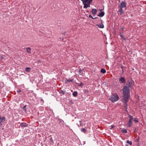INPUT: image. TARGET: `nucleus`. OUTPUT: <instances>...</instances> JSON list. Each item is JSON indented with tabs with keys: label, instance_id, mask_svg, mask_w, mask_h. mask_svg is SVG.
<instances>
[{
	"label": "nucleus",
	"instance_id": "nucleus-1",
	"mask_svg": "<svg viewBox=\"0 0 146 146\" xmlns=\"http://www.w3.org/2000/svg\"><path fill=\"white\" fill-rule=\"evenodd\" d=\"M131 86L130 84V82H129V84L127 86H124L123 89V98L129 99L130 97V92L129 88L131 87Z\"/></svg>",
	"mask_w": 146,
	"mask_h": 146
},
{
	"label": "nucleus",
	"instance_id": "nucleus-38",
	"mask_svg": "<svg viewBox=\"0 0 146 146\" xmlns=\"http://www.w3.org/2000/svg\"><path fill=\"white\" fill-rule=\"evenodd\" d=\"M122 38H123V40H126L125 38L124 37V36Z\"/></svg>",
	"mask_w": 146,
	"mask_h": 146
},
{
	"label": "nucleus",
	"instance_id": "nucleus-27",
	"mask_svg": "<svg viewBox=\"0 0 146 146\" xmlns=\"http://www.w3.org/2000/svg\"><path fill=\"white\" fill-rule=\"evenodd\" d=\"M0 85L1 86V88H3L4 86V84L3 82H0Z\"/></svg>",
	"mask_w": 146,
	"mask_h": 146
},
{
	"label": "nucleus",
	"instance_id": "nucleus-11",
	"mask_svg": "<svg viewBox=\"0 0 146 146\" xmlns=\"http://www.w3.org/2000/svg\"><path fill=\"white\" fill-rule=\"evenodd\" d=\"M97 11V10L95 9H92L91 11L92 13V14H93L94 16L95 15H96V14Z\"/></svg>",
	"mask_w": 146,
	"mask_h": 146
},
{
	"label": "nucleus",
	"instance_id": "nucleus-45",
	"mask_svg": "<svg viewBox=\"0 0 146 146\" xmlns=\"http://www.w3.org/2000/svg\"><path fill=\"white\" fill-rule=\"evenodd\" d=\"M80 121V122H81V121Z\"/></svg>",
	"mask_w": 146,
	"mask_h": 146
},
{
	"label": "nucleus",
	"instance_id": "nucleus-18",
	"mask_svg": "<svg viewBox=\"0 0 146 146\" xmlns=\"http://www.w3.org/2000/svg\"><path fill=\"white\" fill-rule=\"evenodd\" d=\"M77 94L78 93L76 91H75L72 93V95L74 97H77Z\"/></svg>",
	"mask_w": 146,
	"mask_h": 146
},
{
	"label": "nucleus",
	"instance_id": "nucleus-20",
	"mask_svg": "<svg viewBox=\"0 0 146 146\" xmlns=\"http://www.w3.org/2000/svg\"><path fill=\"white\" fill-rule=\"evenodd\" d=\"M81 132L84 133H86V132L87 131L86 130V129H85L84 128H82L81 130Z\"/></svg>",
	"mask_w": 146,
	"mask_h": 146
},
{
	"label": "nucleus",
	"instance_id": "nucleus-9",
	"mask_svg": "<svg viewBox=\"0 0 146 146\" xmlns=\"http://www.w3.org/2000/svg\"><path fill=\"white\" fill-rule=\"evenodd\" d=\"M73 81V79H67L66 78V80L65 81V83L67 84L68 83L72 82Z\"/></svg>",
	"mask_w": 146,
	"mask_h": 146
},
{
	"label": "nucleus",
	"instance_id": "nucleus-12",
	"mask_svg": "<svg viewBox=\"0 0 146 146\" xmlns=\"http://www.w3.org/2000/svg\"><path fill=\"white\" fill-rule=\"evenodd\" d=\"M132 120L129 119L128 123L127 124L128 127H130L132 125Z\"/></svg>",
	"mask_w": 146,
	"mask_h": 146
},
{
	"label": "nucleus",
	"instance_id": "nucleus-24",
	"mask_svg": "<svg viewBox=\"0 0 146 146\" xmlns=\"http://www.w3.org/2000/svg\"><path fill=\"white\" fill-rule=\"evenodd\" d=\"M127 143H128L130 145H131L132 144V143L131 141L127 140L126 141Z\"/></svg>",
	"mask_w": 146,
	"mask_h": 146
},
{
	"label": "nucleus",
	"instance_id": "nucleus-33",
	"mask_svg": "<svg viewBox=\"0 0 146 146\" xmlns=\"http://www.w3.org/2000/svg\"><path fill=\"white\" fill-rule=\"evenodd\" d=\"M17 92L18 93H19L21 92V90H17Z\"/></svg>",
	"mask_w": 146,
	"mask_h": 146
},
{
	"label": "nucleus",
	"instance_id": "nucleus-40",
	"mask_svg": "<svg viewBox=\"0 0 146 146\" xmlns=\"http://www.w3.org/2000/svg\"><path fill=\"white\" fill-rule=\"evenodd\" d=\"M90 5H89V4H88V7H90Z\"/></svg>",
	"mask_w": 146,
	"mask_h": 146
},
{
	"label": "nucleus",
	"instance_id": "nucleus-22",
	"mask_svg": "<svg viewBox=\"0 0 146 146\" xmlns=\"http://www.w3.org/2000/svg\"><path fill=\"white\" fill-rule=\"evenodd\" d=\"M31 68L29 67H26L25 69V71L27 72H30Z\"/></svg>",
	"mask_w": 146,
	"mask_h": 146
},
{
	"label": "nucleus",
	"instance_id": "nucleus-29",
	"mask_svg": "<svg viewBox=\"0 0 146 146\" xmlns=\"http://www.w3.org/2000/svg\"><path fill=\"white\" fill-rule=\"evenodd\" d=\"M5 56L3 55L1 56H0V58L2 60L4 59Z\"/></svg>",
	"mask_w": 146,
	"mask_h": 146
},
{
	"label": "nucleus",
	"instance_id": "nucleus-4",
	"mask_svg": "<svg viewBox=\"0 0 146 146\" xmlns=\"http://www.w3.org/2000/svg\"><path fill=\"white\" fill-rule=\"evenodd\" d=\"M122 100L123 104V107L125 108V109H127V103L129 99L126 98H123Z\"/></svg>",
	"mask_w": 146,
	"mask_h": 146
},
{
	"label": "nucleus",
	"instance_id": "nucleus-34",
	"mask_svg": "<svg viewBox=\"0 0 146 146\" xmlns=\"http://www.w3.org/2000/svg\"><path fill=\"white\" fill-rule=\"evenodd\" d=\"M58 121L59 123L62 122V121H63V120L60 119H58Z\"/></svg>",
	"mask_w": 146,
	"mask_h": 146
},
{
	"label": "nucleus",
	"instance_id": "nucleus-14",
	"mask_svg": "<svg viewBox=\"0 0 146 146\" xmlns=\"http://www.w3.org/2000/svg\"><path fill=\"white\" fill-rule=\"evenodd\" d=\"M96 26L100 28H103L104 27V25L102 23H101L100 24H97Z\"/></svg>",
	"mask_w": 146,
	"mask_h": 146
},
{
	"label": "nucleus",
	"instance_id": "nucleus-19",
	"mask_svg": "<svg viewBox=\"0 0 146 146\" xmlns=\"http://www.w3.org/2000/svg\"><path fill=\"white\" fill-rule=\"evenodd\" d=\"M106 72V71L105 69L103 68H102L100 70L101 72L103 74L105 73Z\"/></svg>",
	"mask_w": 146,
	"mask_h": 146
},
{
	"label": "nucleus",
	"instance_id": "nucleus-36",
	"mask_svg": "<svg viewBox=\"0 0 146 146\" xmlns=\"http://www.w3.org/2000/svg\"><path fill=\"white\" fill-rule=\"evenodd\" d=\"M66 33V32H62V34L63 35H65V34Z\"/></svg>",
	"mask_w": 146,
	"mask_h": 146
},
{
	"label": "nucleus",
	"instance_id": "nucleus-21",
	"mask_svg": "<svg viewBox=\"0 0 146 146\" xmlns=\"http://www.w3.org/2000/svg\"><path fill=\"white\" fill-rule=\"evenodd\" d=\"M65 92L66 91H63V90H61L59 92L60 94H62V95H64Z\"/></svg>",
	"mask_w": 146,
	"mask_h": 146
},
{
	"label": "nucleus",
	"instance_id": "nucleus-37",
	"mask_svg": "<svg viewBox=\"0 0 146 146\" xmlns=\"http://www.w3.org/2000/svg\"><path fill=\"white\" fill-rule=\"evenodd\" d=\"M124 67L122 65H121V68H122V69H123V67Z\"/></svg>",
	"mask_w": 146,
	"mask_h": 146
},
{
	"label": "nucleus",
	"instance_id": "nucleus-32",
	"mask_svg": "<svg viewBox=\"0 0 146 146\" xmlns=\"http://www.w3.org/2000/svg\"><path fill=\"white\" fill-rule=\"evenodd\" d=\"M115 127L114 125H112L111 126V128H110V129H113Z\"/></svg>",
	"mask_w": 146,
	"mask_h": 146
},
{
	"label": "nucleus",
	"instance_id": "nucleus-41",
	"mask_svg": "<svg viewBox=\"0 0 146 146\" xmlns=\"http://www.w3.org/2000/svg\"><path fill=\"white\" fill-rule=\"evenodd\" d=\"M125 111L126 112H128V111H127V109H125Z\"/></svg>",
	"mask_w": 146,
	"mask_h": 146
},
{
	"label": "nucleus",
	"instance_id": "nucleus-44",
	"mask_svg": "<svg viewBox=\"0 0 146 146\" xmlns=\"http://www.w3.org/2000/svg\"><path fill=\"white\" fill-rule=\"evenodd\" d=\"M80 126L81 125V123H80Z\"/></svg>",
	"mask_w": 146,
	"mask_h": 146
},
{
	"label": "nucleus",
	"instance_id": "nucleus-26",
	"mask_svg": "<svg viewBox=\"0 0 146 146\" xmlns=\"http://www.w3.org/2000/svg\"><path fill=\"white\" fill-rule=\"evenodd\" d=\"M133 121L136 122H138L137 119V118H135L133 119Z\"/></svg>",
	"mask_w": 146,
	"mask_h": 146
},
{
	"label": "nucleus",
	"instance_id": "nucleus-30",
	"mask_svg": "<svg viewBox=\"0 0 146 146\" xmlns=\"http://www.w3.org/2000/svg\"><path fill=\"white\" fill-rule=\"evenodd\" d=\"M78 85L79 86H81L82 87V86H83V83L82 82H81L80 84H79Z\"/></svg>",
	"mask_w": 146,
	"mask_h": 146
},
{
	"label": "nucleus",
	"instance_id": "nucleus-42",
	"mask_svg": "<svg viewBox=\"0 0 146 146\" xmlns=\"http://www.w3.org/2000/svg\"><path fill=\"white\" fill-rule=\"evenodd\" d=\"M124 27H123L121 29H122V30H123L124 29Z\"/></svg>",
	"mask_w": 146,
	"mask_h": 146
},
{
	"label": "nucleus",
	"instance_id": "nucleus-23",
	"mask_svg": "<svg viewBox=\"0 0 146 146\" xmlns=\"http://www.w3.org/2000/svg\"><path fill=\"white\" fill-rule=\"evenodd\" d=\"M122 132L124 133H127V131L126 129H123L122 130Z\"/></svg>",
	"mask_w": 146,
	"mask_h": 146
},
{
	"label": "nucleus",
	"instance_id": "nucleus-15",
	"mask_svg": "<svg viewBox=\"0 0 146 146\" xmlns=\"http://www.w3.org/2000/svg\"><path fill=\"white\" fill-rule=\"evenodd\" d=\"M26 51L29 53H31V49L30 47H28L27 48H26Z\"/></svg>",
	"mask_w": 146,
	"mask_h": 146
},
{
	"label": "nucleus",
	"instance_id": "nucleus-5",
	"mask_svg": "<svg viewBox=\"0 0 146 146\" xmlns=\"http://www.w3.org/2000/svg\"><path fill=\"white\" fill-rule=\"evenodd\" d=\"M119 81L120 83L125 84L126 83V80L125 78L123 77H121L119 79Z\"/></svg>",
	"mask_w": 146,
	"mask_h": 146
},
{
	"label": "nucleus",
	"instance_id": "nucleus-39",
	"mask_svg": "<svg viewBox=\"0 0 146 146\" xmlns=\"http://www.w3.org/2000/svg\"><path fill=\"white\" fill-rule=\"evenodd\" d=\"M122 73L123 74H124V71H123V69H122Z\"/></svg>",
	"mask_w": 146,
	"mask_h": 146
},
{
	"label": "nucleus",
	"instance_id": "nucleus-6",
	"mask_svg": "<svg viewBox=\"0 0 146 146\" xmlns=\"http://www.w3.org/2000/svg\"><path fill=\"white\" fill-rule=\"evenodd\" d=\"M6 118L4 117L3 116L1 117L0 115V126H1L2 125V123H3L5 120Z\"/></svg>",
	"mask_w": 146,
	"mask_h": 146
},
{
	"label": "nucleus",
	"instance_id": "nucleus-17",
	"mask_svg": "<svg viewBox=\"0 0 146 146\" xmlns=\"http://www.w3.org/2000/svg\"><path fill=\"white\" fill-rule=\"evenodd\" d=\"M122 9L123 8L120 7L119 9V12L120 13V15H122L123 13V11Z\"/></svg>",
	"mask_w": 146,
	"mask_h": 146
},
{
	"label": "nucleus",
	"instance_id": "nucleus-10",
	"mask_svg": "<svg viewBox=\"0 0 146 146\" xmlns=\"http://www.w3.org/2000/svg\"><path fill=\"white\" fill-rule=\"evenodd\" d=\"M20 125L22 127H27L28 126V125L26 123L22 122L20 124Z\"/></svg>",
	"mask_w": 146,
	"mask_h": 146
},
{
	"label": "nucleus",
	"instance_id": "nucleus-35",
	"mask_svg": "<svg viewBox=\"0 0 146 146\" xmlns=\"http://www.w3.org/2000/svg\"><path fill=\"white\" fill-rule=\"evenodd\" d=\"M120 33V36L122 38L124 36V35L123 34H122L121 33Z\"/></svg>",
	"mask_w": 146,
	"mask_h": 146
},
{
	"label": "nucleus",
	"instance_id": "nucleus-13",
	"mask_svg": "<svg viewBox=\"0 0 146 146\" xmlns=\"http://www.w3.org/2000/svg\"><path fill=\"white\" fill-rule=\"evenodd\" d=\"M89 17L90 18H92L93 19H98V21H102V19H100L99 18H98L97 17H95V18H93V17L91 15H89Z\"/></svg>",
	"mask_w": 146,
	"mask_h": 146
},
{
	"label": "nucleus",
	"instance_id": "nucleus-28",
	"mask_svg": "<svg viewBox=\"0 0 146 146\" xmlns=\"http://www.w3.org/2000/svg\"><path fill=\"white\" fill-rule=\"evenodd\" d=\"M84 92L85 94H87L88 93V90H85L84 91Z\"/></svg>",
	"mask_w": 146,
	"mask_h": 146
},
{
	"label": "nucleus",
	"instance_id": "nucleus-43",
	"mask_svg": "<svg viewBox=\"0 0 146 146\" xmlns=\"http://www.w3.org/2000/svg\"><path fill=\"white\" fill-rule=\"evenodd\" d=\"M125 146H129L128 145H127L126 144V145H125Z\"/></svg>",
	"mask_w": 146,
	"mask_h": 146
},
{
	"label": "nucleus",
	"instance_id": "nucleus-8",
	"mask_svg": "<svg viewBox=\"0 0 146 146\" xmlns=\"http://www.w3.org/2000/svg\"><path fill=\"white\" fill-rule=\"evenodd\" d=\"M126 7L125 3L124 1H122L121 3L120 7L123 8L124 7Z\"/></svg>",
	"mask_w": 146,
	"mask_h": 146
},
{
	"label": "nucleus",
	"instance_id": "nucleus-16",
	"mask_svg": "<svg viewBox=\"0 0 146 146\" xmlns=\"http://www.w3.org/2000/svg\"><path fill=\"white\" fill-rule=\"evenodd\" d=\"M83 71H84V69H81V68L80 69L79 71V72L82 76H83Z\"/></svg>",
	"mask_w": 146,
	"mask_h": 146
},
{
	"label": "nucleus",
	"instance_id": "nucleus-7",
	"mask_svg": "<svg viewBox=\"0 0 146 146\" xmlns=\"http://www.w3.org/2000/svg\"><path fill=\"white\" fill-rule=\"evenodd\" d=\"M102 10V9L100 10V12L99 13V14L97 15L98 16L102 17L104 15L105 13L104 11H101Z\"/></svg>",
	"mask_w": 146,
	"mask_h": 146
},
{
	"label": "nucleus",
	"instance_id": "nucleus-3",
	"mask_svg": "<svg viewBox=\"0 0 146 146\" xmlns=\"http://www.w3.org/2000/svg\"><path fill=\"white\" fill-rule=\"evenodd\" d=\"M83 4L84 5L83 7L84 9L88 8V3L89 5H90L92 1L93 0H81Z\"/></svg>",
	"mask_w": 146,
	"mask_h": 146
},
{
	"label": "nucleus",
	"instance_id": "nucleus-31",
	"mask_svg": "<svg viewBox=\"0 0 146 146\" xmlns=\"http://www.w3.org/2000/svg\"><path fill=\"white\" fill-rule=\"evenodd\" d=\"M26 105L23 108L24 109L25 111H26Z\"/></svg>",
	"mask_w": 146,
	"mask_h": 146
},
{
	"label": "nucleus",
	"instance_id": "nucleus-2",
	"mask_svg": "<svg viewBox=\"0 0 146 146\" xmlns=\"http://www.w3.org/2000/svg\"><path fill=\"white\" fill-rule=\"evenodd\" d=\"M119 99V97L116 93L112 94L110 97L109 100L111 101L112 102H115Z\"/></svg>",
	"mask_w": 146,
	"mask_h": 146
},
{
	"label": "nucleus",
	"instance_id": "nucleus-25",
	"mask_svg": "<svg viewBox=\"0 0 146 146\" xmlns=\"http://www.w3.org/2000/svg\"><path fill=\"white\" fill-rule=\"evenodd\" d=\"M128 116L130 118L129 119H131V120H133V116H131L130 114H128Z\"/></svg>",
	"mask_w": 146,
	"mask_h": 146
}]
</instances>
